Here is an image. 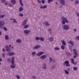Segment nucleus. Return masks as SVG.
I'll use <instances>...</instances> for the list:
<instances>
[{
    "label": "nucleus",
    "instance_id": "1",
    "mask_svg": "<svg viewBox=\"0 0 79 79\" xmlns=\"http://www.w3.org/2000/svg\"><path fill=\"white\" fill-rule=\"evenodd\" d=\"M61 19L62 20V24H66V23H68L69 22L68 21V20H67V19L64 17H62Z\"/></svg>",
    "mask_w": 79,
    "mask_h": 79
},
{
    "label": "nucleus",
    "instance_id": "2",
    "mask_svg": "<svg viewBox=\"0 0 79 79\" xmlns=\"http://www.w3.org/2000/svg\"><path fill=\"white\" fill-rule=\"evenodd\" d=\"M65 64H66V66L67 67H69V66H70L69 62L68 60H66L64 63L63 64V66H65Z\"/></svg>",
    "mask_w": 79,
    "mask_h": 79
},
{
    "label": "nucleus",
    "instance_id": "3",
    "mask_svg": "<svg viewBox=\"0 0 79 79\" xmlns=\"http://www.w3.org/2000/svg\"><path fill=\"white\" fill-rule=\"evenodd\" d=\"M63 27H64V30H66V31H68L69 29V27L68 25H65L63 26Z\"/></svg>",
    "mask_w": 79,
    "mask_h": 79
},
{
    "label": "nucleus",
    "instance_id": "4",
    "mask_svg": "<svg viewBox=\"0 0 79 79\" xmlns=\"http://www.w3.org/2000/svg\"><path fill=\"white\" fill-rule=\"evenodd\" d=\"M24 32L25 34L28 35L30 32H31V31L30 30H25L23 31Z\"/></svg>",
    "mask_w": 79,
    "mask_h": 79
},
{
    "label": "nucleus",
    "instance_id": "5",
    "mask_svg": "<svg viewBox=\"0 0 79 79\" xmlns=\"http://www.w3.org/2000/svg\"><path fill=\"white\" fill-rule=\"evenodd\" d=\"M73 52L74 53V54L76 56H78V53H77V51L76 49H73Z\"/></svg>",
    "mask_w": 79,
    "mask_h": 79
},
{
    "label": "nucleus",
    "instance_id": "6",
    "mask_svg": "<svg viewBox=\"0 0 79 79\" xmlns=\"http://www.w3.org/2000/svg\"><path fill=\"white\" fill-rule=\"evenodd\" d=\"M44 53V52H39L38 53L36 54V56H41L42 55H43Z\"/></svg>",
    "mask_w": 79,
    "mask_h": 79
},
{
    "label": "nucleus",
    "instance_id": "7",
    "mask_svg": "<svg viewBox=\"0 0 79 79\" xmlns=\"http://www.w3.org/2000/svg\"><path fill=\"white\" fill-rule=\"evenodd\" d=\"M5 25V22H4L3 21H1L0 22V27H2L3 26Z\"/></svg>",
    "mask_w": 79,
    "mask_h": 79
},
{
    "label": "nucleus",
    "instance_id": "8",
    "mask_svg": "<svg viewBox=\"0 0 79 79\" xmlns=\"http://www.w3.org/2000/svg\"><path fill=\"white\" fill-rule=\"evenodd\" d=\"M27 20L25 19V20L22 23V26H25L26 24H27Z\"/></svg>",
    "mask_w": 79,
    "mask_h": 79
},
{
    "label": "nucleus",
    "instance_id": "9",
    "mask_svg": "<svg viewBox=\"0 0 79 79\" xmlns=\"http://www.w3.org/2000/svg\"><path fill=\"white\" fill-rule=\"evenodd\" d=\"M40 9H45V8H47V5H44V6L43 5H41L40 6Z\"/></svg>",
    "mask_w": 79,
    "mask_h": 79
},
{
    "label": "nucleus",
    "instance_id": "10",
    "mask_svg": "<svg viewBox=\"0 0 79 79\" xmlns=\"http://www.w3.org/2000/svg\"><path fill=\"white\" fill-rule=\"evenodd\" d=\"M60 2L62 5H65V1L64 0H60Z\"/></svg>",
    "mask_w": 79,
    "mask_h": 79
},
{
    "label": "nucleus",
    "instance_id": "11",
    "mask_svg": "<svg viewBox=\"0 0 79 79\" xmlns=\"http://www.w3.org/2000/svg\"><path fill=\"white\" fill-rule=\"evenodd\" d=\"M40 58H41V59H42V60H44L46 58H47V56L45 55H43L40 56Z\"/></svg>",
    "mask_w": 79,
    "mask_h": 79
},
{
    "label": "nucleus",
    "instance_id": "12",
    "mask_svg": "<svg viewBox=\"0 0 79 79\" xmlns=\"http://www.w3.org/2000/svg\"><path fill=\"white\" fill-rule=\"evenodd\" d=\"M40 48V45H38L37 46H35L33 47L34 49H38V48Z\"/></svg>",
    "mask_w": 79,
    "mask_h": 79
},
{
    "label": "nucleus",
    "instance_id": "13",
    "mask_svg": "<svg viewBox=\"0 0 79 79\" xmlns=\"http://www.w3.org/2000/svg\"><path fill=\"white\" fill-rule=\"evenodd\" d=\"M49 40L50 42H53L54 40V38L52 37H51L49 38Z\"/></svg>",
    "mask_w": 79,
    "mask_h": 79
},
{
    "label": "nucleus",
    "instance_id": "14",
    "mask_svg": "<svg viewBox=\"0 0 79 79\" xmlns=\"http://www.w3.org/2000/svg\"><path fill=\"white\" fill-rule=\"evenodd\" d=\"M47 65L45 64H43V67L42 68L43 69L45 70L47 69Z\"/></svg>",
    "mask_w": 79,
    "mask_h": 79
},
{
    "label": "nucleus",
    "instance_id": "15",
    "mask_svg": "<svg viewBox=\"0 0 79 79\" xmlns=\"http://www.w3.org/2000/svg\"><path fill=\"white\" fill-rule=\"evenodd\" d=\"M5 48L7 52H8V51H10V48L8 47V46H5Z\"/></svg>",
    "mask_w": 79,
    "mask_h": 79
},
{
    "label": "nucleus",
    "instance_id": "16",
    "mask_svg": "<svg viewBox=\"0 0 79 79\" xmlns=\"http://www.w3.org/2000/svg\"><path fill=\"white\" fill-rule=\"evenodd\" d=\"M11 61L12 62L11 63L12 64H14V63H15V57L14 56L12 57Z\"/></svg>",
    "mask_w": 79,
    "mask_h": 79
},
{
    "label": "nucleus",
    "instance_id": "17",
    "mask_svg": "<svg viewBox=\"0 0 79 79\" xmlns=\"http://www.w3.org/2000/svg\"><path fill=\"white\" fill-rule=\"evenodd\" d=\"M10 20H11V21H12V20H13V23H17V22H16V19H15L11 18Z\"/></svg>",
    "mask_w": 79,
    "mask_h": 79
},
{
    "label": "nucleus",
    "instance_id": "18",
    "mask_svg": "<svg viewBox=\"0 0 79 79\" xmlns=\"http://www.w3.org/2000/svg\"><path fill=\"white\" fill-rule=\"evenodd\" d=\"M5 40H9V38L8 37V35H6L5 36Z\"/></svg>",
    "mask_w": 79,
    "mask_h": 79
},
{
    "label": "nucleus",
    "instance_id": "19",
    "mask_svg": "<svg viewBox=\"0 0 79 79\" xmlns=\"http://www.w3.org/2000/svg\"><path fill=\"white\" fill-rule=\"evenodd\" d=\"M15 54V53L13 52H11L10 53H8L7 54V55H9V56H13L14 54Z\"/></svg>",
    "mask_w": 79,
    "mask_h": 79
},
{
    "label": "nucleus",
    "instance_id": "20",
    "mask_svg": "<svg viewBox=\"0 0 79 79\" xmlns=\"http://www.w3.org/2000/svg\"><path fill=\"white\" fill-rule=\"evenodd\" d=\"M69 44H70V45H72V46H73V47L74 46V44H73V42L72 41H70L69 42Z\"/></svg>",
    "mask_w": 79,
    "mask_h": 79
},
{
    "label": "nucleus",
    "instance_id": "21",
    "mask_svg": "<svg viewBox=\"0 0 79 79\" xmlns=\"http://www.w3.org/2000/svg\"><path fill=\"white\" fill-rule=\"evenodd\" d=\"M7 61L8 63H11V59L10 58H8L7 60Z\"/></svg>",
    "mask_w": 79,
    "mask_h": 79
},
{
    "label": "nucleus",
    "instance_id": "22",
    "mask_svg": "<svg viewBox=\"0 0 79 79\" xmlns=\"http://www.w3.org/2000/svg\"><path fill=\"white\" fill-rule=\"evenodd\" d=\"M11 3L13 5L15 4L16 2L15 0H11Z\"/></svg>",
    "mask_w": 79,
    "mask_h": 79
},
{
    "label": "nucleus",
    "instance_id": "23",
    "mask_svg": "<svg viewBox=\"0 0 79 79\" xmlns=\"http://www.w3.org/2000/svg\"><path fill=\"white\" fill-rule=\"evenodd\" d=\"M40 40L42 42H43V41H44V37H40Z\"/></svg>",
    "mask_w": 79,
    "mask_h": 79
},
{
    "label": "nucleus",
    "instance_id": "24",
    "mask_svg": "<svg viewBox=\"0 0 79 79\" xmlns=\"http://www.w3.org/2000/svg\"><path fill=\"white\" fill-rule=\"evenodd\" d=\"M16 42H17V43L19 44V43H21V42L22 41L21 40L18 39L16 40Z\"/></svg>",
    "mask_w": 79,
    "mask_h": 79
},
{
    "label": "nucleus",
    "instance_id": "25",
    "mask_svg": "<svg viewBox=\"0 0 79 79\" xmlns=\"http://www.w3.org/2000/svg\"><path fill=\"white\" fill-rule=\"evenodd\" d=\"M10 67L11 68H12V69H14V68H15V66L14 65L11 64L10 65Z\"/></svg>",
    "mask_w": 79,
    "mask_h": 79
},
{
    "label": "nucleus",
    "instance_id": "26",
    "mask_svg": "<svg viewBox=\"0 0 79 79\" xmlns=\"http://www.w3.org/2000/svg\"><path fill=\"white\" fill-rule=\"evenodd\" d=\"M23 10V7H20L19 9V11L21 12V11H22Z\"/></svg>",
    "mask_w": 79,
    "mask_h": 79
},
{
    "label": "nucleus",
    "instance_id": "27",
    "mask_svg": "<svg viewBox=\"0 0 79 79\" xmlns=\"http://www.w3.org/2000/svg\"><path fill=\"white\" fill-rule=\"evenodd\" d=\"M44 23L45 24V25L47 26H49V25H50V24H49L48 23H47V22H44Z\"/></svg>",
    "mask_w": 79,
    "mask_h": 79
},
{
    "label": "nucleus",
    "instance_id": "28",
    "mask_svg": "<svg viewBox=\"0 0 79 79\" xmlns=\"http://www.w3.org/2000/svg\"><path fill=\"white\" fill-rule=\"evenodd\" d=\"M66 53L67 55H68V56H71V53L68 52H66Z\"/></svg>",
    "mask_w": 79,
    "mask_h": 79
},
{
    "label": "nucleus",
    "instance_id": "29",
    "mask_svg": "<svg viewBox=\"0 0 79 79\" xmlns=\"http://www.w3.org/2000/svg\"><path fill=\"white\" fill-rule=\"evenodd\" d=\"M49 60L50 61V63H51L52 62V60H53V59H52V58L50 57H49Z\"/></svg>",
    "mask_w": 79,
    "mask_h": 79
},
{
    "label": "nucleus",
    "instance_id": "30",
    "mask_svg": "<svg viewBox=\"0 0 79 79\" xmlns=\"http://www.w3.org/2000/svg\"><path fill=\"white\" fill-rule=\"evenodd\" d=\"M3 29H4V30L5 31H8V30L7 29V28H6L5 26L3 27Z\"/></svg>",
    "mask_w": 79,
    "mask_h": 79
},
{
    "label": "nucleus",
    "instance_id": "31",
    "mask_svg": "<svg viewBox=\"0 0 79 79\" xmlns=\"http://www.w3.org/2000/svg\"><path fill=\"white\" fill-rule=\"evenodd\" d=\"M74 71H77V67H74L73 68Z\"/></svg>",
    "mask_w": 79,
    "mask_h": 79
},
{
    "label": "nucleus",
    "instance_id": "32",
    "mask_svg": "<svg viewBox=\"0 0 79 79\" xmlns=\"http://www.w3.org/2000/svg\"><path fill=\"white\" fill-rule=\"evenodd\" d=\"M35 40H40V37H39L38 36L36 37Z\"/></svg>",
    "mask_w": 79,
    "mask_h": 79
},
{
    "label": "nucleus",
    "instance_id": "33",
    "mask_svg": "<svg viewBox=\"0 0 79 79\" xmlns=\"http://www.w3.org/2000/svg\"><path fill=\"white\" fill-rule=\"evenodd\" d=\"M64 71L66 74H69V72H68L66 70H64Z\"/></svg>",
    "mask_w": 79,
    "mask_h": 79
},
{
    "label": "nucleus",
    "instance_id": "34",
    "mask_svg": "<svg viewBox=\"0 0 79 79\" xmlns=\"http://www.w3.org/2000/svg\"><path fill=\"white\" fill-rule=\"evenodd\" d=\"M28 27H29V25H25L24 27V28L25 29H27V28Z\"/></svg>",
    "mask_w": 79,
    "mask_h": 79
},
{
    "label": "nucleus",
    "instance_id": "35",
    "mask_svg": "<svg viewBox=\"0 0 79 79\" xmlns=\"http://www.w3.org/2000/svg\"><path fill=\"white\" fill-rule=\"evenodd\" d=\"M1 2L2 3H5L6 2V0H1Z\"/></svg>",
    "mask_w": 79,
    "mask_h": 79
},
{
    "label": "nucleus",
    "instance_id": "36",
    "mask_svg": "<svg viewBox=\"0 0 79 79\" xmlns=\"http://www.w3.org/2000/svg\"><path fill=\"white\" fill-rule=\"evenodd\" d=\"M55 50H60V48L58 47H56L54 48Z\"/></svg>",
    "mask_w": 79,
    "mask_h": 79
},
{
    "label": "nucleus",
    "instance_id": "37",
    "mask_svg": "<svg viewBox=\"0 0 79 79\" xmlns=\"http://www.w3.org/2000/svg\"><path fill=\"white\" fill-rule=\"evenodd\" d=\"M52 31V29H48V31H49V33L50 34H52V31Z\"/></svg>",
    "mask_w": 79,
    "mask_h": 79
},
{
    "label": "nucleus",
    "instance_id": "38",
    "mask_svg": "<svg viewBox=\"0 0 79 79\" xmlns=\"http://www.w3.org/2000/svg\"><path fill=\"white\" fill-rule=\"evenodd\" d=\"M19 15L20 16H21V17H22L23 16H24V15H23V14L22 13H19Z\"/></svg>",
    "mask_w": 79,
    "mask_h": 79
},
{
    "label": "nucleus",
    "instance_id": "39",
    "mask_svg": "<svg viewBox=\"0 0 79 79\" xmlns=\"http://www.w3.org/2000/svg\"><path fill=\"white\" fill-rule=\"evenodd\" d=\"M56 68V66L55 65H53L52 66V69H55Z\"/></svg>",
    "mask_w": 79,
    "mask_h": 79
},
{
    "label": "nucleus",
    "instance_id": "40",
    "mask_svg": "<svg viewBox=\"0 0 79 79\" xmlns=\"http://www.w3.org/2000/svg\"><path fill=\"white\" fill-rule=\"evenodd\" d=\"M36 52H32L31 54L33 56H34V55H35Z\"/></svg>",
    "mask_w": 79,
    "mask_h": 79
},
{
    "label": "nucleus",
    "instance_id": "41",
    "mask_svg": "<svg viewBox=\"0 0 79 79\" xmlns=\"http://www.w3.org/2000/svg\"><path fill=\"white\" fill-rule=\"evenodd\" d=\"M61 49H63V50H64L65 47L63 45H61Z\"/></svg>",
    "mask_w": 79,
    "mask_h": 79
},
{
    "label": "nucleus",
    "instance_id": "42",
    "mask_svg": "<svg viewBox=\"0 0 79 79\" xmlns=\"http://www.w3.org/2000/svg\"><path fill=\"white\" fill-rule=\"evenodd\" d=\"M31 78L33 79H35V78H36V77H35V76H32Z\"/></svg>",
    "mask_w": 79,
    "mask_h": 79
},
{
    "label": "nucleus",
    "instance_id": "43",
    "mask_svg": "<svg viewBox=\"0 0 79 79\" xmlns=\"http://www.w3.org/2000/svg\"><path fill=\"white\" fill-rule=\"evenodd\" d=\"M62 44L63 45L65 46L66 45V43L64 41H62Z\"/></svg>",
    "mask_w": 79,
    "mask_h": 79
},
{
    "label": "nucleus",
    "instance_id": "44",
    "mask_svg": "<svg viewBox=\"0 0 79 79\" xmlns=\"http://www.w3.org/2000/svg\"><path fill=\"white\" fill-rule=\"evenodd\" d=\"M16 77L17 78V79H19V78H20V77H19V76L18 75H16Z\"/></svg>",
    "mask_w": 79,
    "mask_h": 79
},
{
    "label": "nucleus",
    "instance_id": "45",
    "mask_svg": "<svg viewBox=\"0 0 79 79\" xmlns=\"http://www.w3.org/2000/svg\"><path fill=\"white\" fill-rule=\"evenodd\" d=\"M71 60H72V62H71L72 63H74V59H73V58H72Z\"/></svg>",
    "mask_w": 79,
    "mask_h": 79
},
{
    "label": "nucleus",
    "instance_id": "46",
    "mask_svg": "<svg viewBox=\"0 0 79 79\" xmlns=\"http://www.w3.org/2000/svg\"><path fill=\"white\" fill-rule=\"evenodd\" d=\"M5 16V15H1V18H4Z\"/></svg>",
    "mask_w": 79,
    "mask_h": 79
},
{
    "label": "nucleus",
    "instance_id": "47",
    "mask_svg": "<svg viewBox=\"0 0 79 79\" xmlns=\"http://www.w3.org/2000/svg\"><path fill=\"white\" fill-rule=\"evenodd\" d=\"M76 39L78 40H79V36H76Z\"/></svg>",
    "mask_w": 79,
    "mask_h": 79
},
{
    "label": "nucleus",
    "instance_id": "48",
    "mask_svg": "<svg viewBox=\"0 0 79 79\" xmlns=\"http://www.w3.org/2000/svg\"><path fill=\"white\" fill-rule=\"evenodd\" d=\"M53 1V0H48V3H50V2H52Z\"/></svg>",
    "mask_w": 79,
    "mask_h": 79
},
{
    "label": "nucleus",
    "instance_id": "49",
    "mask_svg": "<svg viewBox=\"0 0 79 79\" xmlns=\"http://www.w3.org/2000/svg\"><path fill=\"white\" fill-rule=\"evenodd\" d=\"M78 3H79V1L78 0L76 1L75 2L76 4H78Z\"/></svg>",
    "mask_w": 79,
    "mask_h": 79
},
{
    "label": "nucleus",
    "instance_id": "50",
    "mask_svg": "<svg viewBox=\"0 0 79 79\" xmlns=\"http://www.w3.org/2000/svg\"><path fill=\"white\" fill-rule=\"evenodd\" d=\"M41 2L43 4H44V3H45V0H42Z\"/></svg>",
    "mask_w": 79,
    "mask_h": 79
},
{
    "label": "nucleus",
    "instance_id": "51",
    "mask_svg": "<svg viewBox=\"0 0 79 79\" xmlns=\"http://www.w3.org/2000/svg\"><path fill=\"white\" fill-rule=\"evenodd\" d=\"M20 5H21V6H24V5H23V3L22 2L20 3Z\"/></svg>",
    "mask_w": 79,
    "mask_h": 79
},
{
    "label": "nucleus",
    "instance_id": "52",
    "mask_svg": "<svg viewBox=\"0 0 79 79\" xmlns=\"http://www.w3.org/2000/svg\"><path fill=\"white\" fill-rule=\"evenodd\" d=\"M76 15H77L79 17V13L78 12H77Z\"/></svg>",
    "mask_w": 79,
    "mask_h": 79
},
{
    "label": "nucleus",
    "instance_id": "53",
    "mask_svg": "<svg viewBox=\"0 0 79 79\" xmlns=\"http://www.w3.org/2000/svg\"><path fill=\"white\" fill-rule=\"evenodd\" d=\"M2 56L3 57H5V53H3L2 54Z\"/></svg>",
    "mask_w": 79,
    "mask_h": 79
},
{
    "label": "nucleus",
    "instance_id": "54",
    "mask_svg": "<svg viewBox=\"0 0 79 79\" xmlns=\"http://www.w3.org/2000/svg\"><path fill=\"white\" fill-rule=\"evenodd\" d=\"M37 2L38 3H41V1H39V0H37Z\"/></svg>",
    "mask_w": 79,
    "mask_h": 79
},
{
    "label": "nucleus",
    "instance_id": "55",
    "mask_svg": "<svg viewBox=\"0 0 79 79\" xmlns=\"http://www.w3.org/2000/svg\"><path fill=\"white\" fill-rule=\"evenodd\" d=\"M73 31L74 32H76V31H77V30L76 29H74Z\"/></svg>",
    "mask_w": 79,
    "mask_h": 79
},
{
    "label": "nucleus",
    "instance_id": "56",
    "mask_svg": "<svg viewBox=\"0 0 79 79\" xmlns=\"http://www.w3.org/2000/svg\"><path fill=\"white\" fill-rule=\"evenodd\" d=\"M9 5L10 7H12V5H11V4H9Z\"/></svg>",
    "mask_w": 79,
    "mask_h": 79
},
{
    "label": "nucleus",
    "instance_id": "57",
    "mask_svg": "<svg viewBox=\"0 0 79 79\" xmlns=\"http://www.w3.org/2000/svg\"><path fill=\"white\" fill-rule=\"evenodd\" d=\"M2 50L3 52H5V50L4 48L2 49Z\"/></svg>",
    "mask_w": 79,
    "mask_h": 79
},
{
    "label": "nucleus",
    "instance_id": "58",
    "mask_svg": "<svg viewBox=\"0 0 79 79\" xmlns=\"http://www.w3.org/2000/svg\"><path fill=\"white\" fill-rule=\"evenodd\" d=\"M73 63L74 64H77V63L76 62H73V63Z\"/></svg>",
    "mask_w": 79,
    "mask_h": 79
},
{
    "label": "nucleus",
    "instance_id": "59",
    "mask_svg": "<svg viewBox=\"0 0 79 79\" xmlns=\"http://www.w3.org/2000/svg\"><path fill=\"white\" fill-rule=\"evenodd\" d=\"M19 2L20 3H22V0H19Z\"/></svg>",
    "mask_w": 79,
    "mask_h": 79
},
{
    "label": "nucleus",
    "instance_id": "60",
    "mask_svg": "<svg viewBox=\"0 0 79 79\" xmlns=\"http://www.w3.org/2000/svg\"><path fill=\"white\" fill-rule=\"evenodd\" d=\"M69 47H70V48H71V47H72V46H71L69 45Z\"/></svg>",
    "mask_w": 79,
    "mask_h": 79
},
{
    "label": "nucleus",
    "instance_id": "61",
    "mask_svg": "<svg viewBox=\"0 0 79 79\" xmlns=\"http://www.w3.org/2000/svg\"><path fill=\"white\" fill-rule=\"evenodd\" d=\"M2 35V32H1V31H0V35Z\"/></svg>",
    "mask_w": 79,
    "mask_h": 79
},
{
    "label": "nucleus",
    "instance_id": "62",
    "mask_svg": "<svg viewBox=\"0 0 79 79\" xmlns=\"http://www.w3.org/2000/svg\"><path fill=\"white\" fill-rule=\"evenodd\" d=\"M73 57H74V58H75V59H76V56H73Z\"/></svg>",
    "mask_w": 79,
    "mask_h": 79
},
{
    "label": "nucleus",
    "instance_id": "63",
    "mask_svg": "<svg viewBox=\"0 0 79 79\" xmlns=\"http://www.w3.org/2000/svg\"><path fill=\"white\" fill-rule=\"evenodd\" d=\"M0 61L2 62V59L1 58H0Z\"/></svg>",
    "mask_w": 79,
    "mask_h": 79
},
{
    "label": "nucleus",
    "instance_id": "64",
    "mask_svg": "<svg viewBox=\"0 0 79 79\" xmlns=\"http://www.w3.org/2000/svg\"><path fill=\"white\" fill-rule=\"evenodd\" d=\"M52 62H55V60H53Z\"/></svg>",
    "mask_w": 79,
    "mask_h": 79
}]
</instances>
